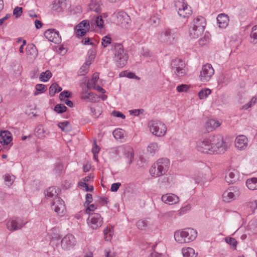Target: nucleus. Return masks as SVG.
<instances>
[{"instance_id":"nucleus-8","label":"nucleus","mask_w":257,"mask_h":257,"mask_svg":"<svg viewBox=\"0 0 257 257\" xmlns=\"http://www.w3.org/2000/svg\"><path fill=\"white\" fill-rule=\"evenodd\" d=\"M214 69L212 65L206 63L203 65L200 70L199 79L202 82H209L214 74Z\"/></svg>"},{"instance_id":"nucleus-7","label":"nucleus","mask_w":257,"mask_h":257,"mask_svg":"<svg viewBox=\"0 0 257 257\" xmlns=\"http://www.w3.org/2000/svg\"><path fill=\"white\" fill-rule=\"evenodd\" d=\"M241 194L240 189L237 186H231L225 190L222 195V201L229 203L236 199Z\"/></svg>"},{"instance_id":"nucleus-11","label":"nucleus","mask_w":257,"mask_h":257,"mask_svg":"<svg viewBox=\"0 0 257 257\" xmlns=\"http://www.w3.org/2000/svg\"><path fill=\"white\" fill-rule=\"evenodd\" d=\"M27 223V221L23 218H15L9 220L7 222L6 226L9 230L14 231L22 229Z\"/></svg>"},{"instance_id":"nucleus-12","label":"nucleus","mask_w":257,"mask_h":257,"mask_svg":"<svg viewBox=\"0 0 257 257\" xmlns=\"http://www.w3.org/2000/svg\"><path fill=\"white\" fill-rule=\"evenodd\" d=\"M178 13L180 17L186 18L191 14V8L184 0H178L176 3Z\"/></svg>"},{"instance_id":"nucleus-29","label":"nucleus","mask_w":257,"mask_h":257,"mask_svg":"<svg viewBox=\"0 0 257 257\" xmlns=\"http://www.w3.org/2000/svg\"><path fill=\"white\" fill-rule=\"evenodd\" d=\"M217 21L219 27L225 28L228 26L229 20L226 15L221 14L217 17Z\"/></svg>"},{"instance_id":"nucleus-31","label":"nucleus","mask_w":257,"mask_h":257,"mask_svg":"<svg viewBox=\"0 0 257 257\" xmlns=\"http://www.w3.org/2000/svg\"><path fill=\"white\" fill-rule=\"evenodd\" d=\"M183 257H197V252L192 247H185L182 249Z\"/></svg>"},{"instance_id":"nucleus-33","label":"nucleus","mask_w":257,"mask_h":257,"mask_svg":"<svg viewBox=\"0 0 257 257\" xmlns=\"http://www.w3.org/2000/svg\"><path fill=\"white\" fill-rule=\"evenodd\" d=\"M159 146L156 142L150 143L147 148V153L151 155H154L159 151Z\"/></svg>"},{"instance_id":"nucleus-17","label":"nucleus","mask_w":257,"mask_h":257,"mask_svg":"<svg viewBox=\"0 0 257 257\" xmlns=\"http://www.w3.org/2000/svg\"><path fill=\"white\" fill-rule=\"evenodd\" d=\"M45 37L51 42L59 44L61 42V38L59 32L54 29H48L44 33Z\"/></svg>"},{"instance_id":"nucleus-47","label":"nucleus","mask_w":257,"mask_h":257,"mask_svg":"<svg viewBox=\"0 0 257 257\" xmlns=\"http://www.w3.org/2000/svg\"><path fill=\"white\" fill-rule=\"evenodd\" d=\"M210 35L208 33H205L204 36L201 37L199 40V44L200 46H204L208 43L210 40Z\"/></svg>"},{"instance_id":"nucleus-40","label":"nucleus","mask_w":257,"mask_h":257,"mask_svg":"<svg viewBox=\"0 0 257 257\" xmlns=\"http://www.w3.org/2000/svg\"><path fill=\"white\" fill-rule=\"evenodd\" d=\"M62 90V88L57 83H53L49 88V94L53 96L56 93H58Z\"/></svg>"},{"instance_id":"nucleus-1","label":"nucleus","mask_w":257,"mask_h":257,"mask_svg":"<svg viewBox=\"0 0 257 257\" xmlns=\"http://www.w3.org/2000/svg\"><path fill=\"white\" fill-rule=\"evenodd\" d=\"M196 148L201 153L212 155L224 153L229 148V145L222 136L216 135L199 140Z\"/></svg>"},{"instance_id":"nucleus-61","label":"nucleus","mask_w":257,"mask_h":257,"mask_svg":"<svg viewBox=\"0 0 257 257\" xmlns=\"http://www.w3.org/2000/svg\"><path fill=\"white\" fill-rule=\"evenodd\" d=\"M151 23L153 24L155 26H157L159 24L160 20L156 16H154L151 19Z\"/></svg>"},{"instance_id":"nucleus-43","label":"nucleus","mask_w":257,"mask_h":257,"mask_svg":"<svg viewBox=\"0 0 257 257\" xmlns=\"http://www.w3.org/2000/svg\"><path fill=\"white\" fill-rule=\"evenodd\" d=\"M52 76V73L49 70H47L40 74L39 79L42 82H47Z\"/></svg>"},{"instance_id":"nucleus-58","label":"nucleus","mask_w":257,"mask_h":257,"mask_svg":"<svg viewBox=\"0 0 257 257\" xmlns=\"http://www.w3.org/2000/svg\"><path fill=\"white\" fill-rule=\"evenodd\" d=\"M71 96V93L68 91H64L62 92L59 95V98L60 100H65V98H69Z\"/></svg>"},{"instance_id":"nucleus-38","label":"nucleus","mask_w":257,"mask_h":257,"mask_svg":"<svg viewBox=\"0 0 257 257\" xmlns=\"http://www.w3.org/2000/svg\"><path fill=\"white\" fill-rule=\"evenodd\" d=\"M125 157L128 164H131L134 160V151L132 148L128 147L125 151Z\"/></svg>"},{"instance_id":"nucleus-20","label":"nucleus","mask_w":257,"mask_h":257,"mask_svg":"<svg viewBox=\"0 0 257 257\" xmlns=\"http://www.w3.org/2000/svg\"><path fill=\"white\" fill-rule=\"evenodd\" d=\"M88 58L86 62L81 66L78 71V74L79 75H84L88 71L90 65L93 61L95 58V55L93 51H89L88 52Z\"/></svg>"},{"instance_id":"nucleus-52","label":"nucleus","mask_w":257,"mask_h":257,"mask_svg":"<svg viewBox=\"0 0 257 257\" xmlns=\"http://www.w3.org/2000/svg\"><path fill=\"white\" fill-rule=\"evenodd\" d=\"M124 134L122 130L120 129L115 130L113 132L114 137L116 139H120L124 137Z\"/></svg>"},{"instance_id":"nucleus-15","label":"nucleus","mask_w":257,"mask_h":257,"mask_svg":"<svg viewBox=\"0 0 257 257\" xmlns=\"http://www.w3.org/2000/svg\"><path fill=\"white\" fill-rule=\"evenodd\" d=\"M224 173L225 180L228 184L234 183L238 179V172L234 169H227L225 171Z\"/></svg>"},{"instance_id":"nucleus-55","label":"nucleus","mask_w":257,"mask_h":257,"mask_svg":"<svg viewBox=\"0 0 257 257\" xmlns=\"http://www.w3.org/2000/svg\"><path fill=\"white\" fill-rule=\"evenodd\" d=\"M225 240L226 243L231 245L234 248L236 247L237 241L234 238L227 237L225 238Z\"/></svg>"},{"instance_id":"nucleus-39","label":"nucleus","mask_w":257,"mask_h":257,"mask_svg":"<svg viewBox=\"0 0 257 257\" xmlns=\"http://www.w3.org/2000/svg\"><path fill=\"white\" fill-rule=\"evenodd\" d=\"M250 42L255 44L257 43V25L252 27L250 34Z\"/></svg>"},{"instance_id":"nucleus-32","label":"nucleus","mask_w":257,"mask_h":257,"mask_svg":"<svg viewBox=\"0 0 257 257\" xmlns=\"http://www.w3.org/2000/svg\"><path fill=\"white\" fill-rule=\"evenodd\" d=\"M212 93V90L208 88H202L198 92L197 95L200 100H205Z\"/></svg>"},{"instance_id":"nucleus-22","label":"nucleus","mask_w":257,"mask_h":257,"mask_svg":"<svg viewBox=\"0 0 257 257\" xmlns=\"http://www.w3.org/2000/svg\"><path fill=\"white\" fill-rule=\"evenodd\" d=\"M12 140V136L10 132L4 131L0 132V143L3 146H11L13 144Z\"/></svg>"},{"instance_id":"nucleus-50","label":"nucleus","mask_w":257,"mask_h":257,"mask_svg":"<svg viewBox=\"0 0 257 257\" xmlns=\"http://www.w3.org/2000/svg\"><path fill=\"white\" fill-rule=\"evenodd\" d=\"M257 102V97L256 96L253 97L250 101L247 104L242 106V109H247L248 108L251 107L254 105Z\"/></svg>"},{"instance_id":"nucleus-53","label":"nucleus","mask_w":257,"mask_h":257,"mask_svg":"<svg viewBox=\"0 0 257 257\" xmlns=\"http://www.w3.org/2000/svg\"><path fill=\"white\" fill-rule=\"evenodd\" d=\"M137 226L139 229L144 230L147 228V223L145 220H141L137 222Z\"/></svg>"},{"instance_id":"nucleus-37","label":"nucleus","mask_w":257,"mask_h":257,"mask_svg":"<svg viewBox=\"0 0 257 257\" xmlns=\"http://www.w3.org/2000/svg\"><path fill=\"white\" fill-rule=\"evenodd\" d=\"M246 185L249 190H257V178L248 179L246 181Z\"/></svg>"},{"instance_id":"nucleus-4","label":"nucleus","mask_w":257,"mask_h":257,"mask_svg":"<svg viewBox=\"0 0 257 257\" xmlns=\"http://www.w3.org/2000/svg\"><path fill=\"white\" fill-rule=\"evenodd\" d=\"M112 50L114 55V60L116 65L119 67H123L127 62L128 56L124 51L121 44L115 43L112 45Z\"/></svg>"},{"instance_id":"nucleus-64","label":"nucleus","mask_w":257,"mask_h":257,"mask_svg":"<svg viewBox=\"0 0 257 257\" xmlns=\"http://www.w3.org/2000/svg\"><path fill=\"white\" fill-rule=\"evenodd\" d=\"M248 207L252 210H254L257 208V200L251 201L248 204Z\"/></svg>"},{"instance_id":"nucleus-13","label":"nucleus","mask_w":257,"mask_h":257,"mask_svg":"<svg viewBox=\"0 0 257 257\" xmlns=\"http://www.w3.org/2000/svg\"><path fill=\"white\" fill-rule=\"evenodd\" d=\"M76 243L75 236L71 234H68L62 239L61 245L63 249L68 250L74 247Z\"/></svg>"},{"instance_id":"nucleus-62","label":"nucleus","mask_w":257,"mask_h":257,"mask_svg":"<svg viewBox=\"0 0 257 257\" xmlns=\"http://www.w3.org/2000/svg\"><path fill=\"white\" fill-rule=\"evenodd\" d=\"M100 148L99 147L96 145V141L94 142L93 144V147L92 149V152L94 156H95V154H97L99 152Z\"/></svg>"},{"instance_id":"nucleus-44","label":"nucleus","mask_w":257,"mask_h":257,"mask_svg":"<svg viewBox=\"0 0 257 257\" xmlns=\"http://www.w3.org/2000/svg\"><path fill=\"white\" fill-rule=\"evenodd\" d=\"M46 132L42 125H38L35 129V135L39 138H43L46 136Z\"/></svg>"},{"instance_id":"nucleus-21","label":"nucleus","mask_w":257,"mask_h":257,"mask_svg":"<svg viewBox=\"0 0 257 257\" xmlns=\"http://www.w3.org/2000/svg\"><path fill=\"white\" fill-rule=\"evenodd\" d=\"M248 142V139L246 136L239 135L235 140V147L238 150H244L247 147Z\"/></svg>"},{"instance_id":"nucleus-18","label":"nucleus","mask_w":257,"mask_h":257,"mask_svg":"<svg viewBox=\"0 0 257 257\" xmlns=\"http://www.w3.org/2000/svg\"><path fill=\"white\" fill-rule=\"evenodd\" d=\"M116 23L118 25H120L122 28H126L129 26L131 22V19L124 12H119L116 14Z\"/></svg>"},{"instance_id":"nucleus-6","label":"nucleus","mask_w":257,"mask_h":257,"mask_svg":"<svg viewBox=\"0 0 257 257\" xmlns=\"http://www.w3.org/2000/svg\"><path fill=\"white\" fill-rule=\"evenodd\" d=\"M171 71L176 77L181 78L186 75L185 63L179 59L172 60L171 62Z\"/></svg>"},{"instance_id":"nucleus-57","label":"nucleus","mask_w":257,"mask_h":257,"mask_svg":"<svg viewBox=\"0 0 257 257\" xmlns=\"http://www.w3.org/2000/svg\"><path fill=\"white\" fill-rule=\"evenodd\" d=\"M111 39L110 37L105 36L102 39L101 44L104 47H106L111 43Z\"/></svg>"},{"instance_id":"nucleus-63","label":"nucleus","mask_w":257,"mask_h":257,"mask_svg":"<svg viewBox=\"0 0 257 257\" xmlns=\"http://www.w3.org/2000/svg\"><path fill=\"white\" fill-rule=\"evenodd\" d=\"M112 115L115 117H121L122 119H124L125 118V116L124 114L117 111H112Z\"/></svg>"},{"instance_id":"nucleus-10","label":"nucleus","mask_w":257,"mask_h":257,"mask_svg":"<svg viewBox=\"0 0 257 257\" xmlns=\"http://www.w3.org/2000/svg\"><path fill=\"white\" fill-rule=\"evenodd\" d=\"M103 223V218L98 213L89 214L87 219V223L92 229H97L100 227Z\"/></svg>"},{"instance_id":"nucleus-60","label":"nucleus","mask_w":257,"mask_h":257,"mask_svg":"<svg viewBox=\"0 0 257 257\" xmlns=\"http://www.w3.org/2000/svg\"><path fill=\"white\" fill-rule=\"evenodd\" d=\"M120 186L121 183L119 182L113 183L111 185L110 191L112 192H116Z\"/></svg>"},{"instance_id":"nucleus-49","label":"nucleus","mask_w":257,"mask_h":257,"mask_svg":"<svg viewBox=\"0 0 257 257\" xmlns=\"http://www.w3.org/2000/svg\"><path fill=\"white\" fill-rule=\"evenodd\" d=\"M89 9L91 11L95 12H98L100 11V6L98 3H97L95 1H92L89 6Z\"/></svg>"},{"instance_id":"nucleus-30","label":"nucleus","mask_w":257,"mask_h":257,"mask_svg":"<svg viewBox=\"0 0 257 257\" xmlns=\"http://www.w3.org/2000/svg\"><path fill=\"white\" fill-rule=\"evenodd\" d=\"M66 8V0H55L52 6L53 11L61 12Z\"/></svg>"},{"instance_id":"nucleus-14","label":"nucleus","mask_w":257,"mask_h":257,"mask_svg":"<svg viewBox=\"0 0 257 257\" xmlns=\"http://www.w3.org/2000/svg\"><path fill=\"white\" fill-rule=\"evenodd\" d=\"M51 208L60 215H63L66 210L64 202L60 197L54 198L51 203Z\"/></svg>"},{"instance_id":"nucleus-36","label":"nucleus","mask_w":257,"mask_h":257,"mask_svg":"<svg viewBox=\"0 0 257 257\" xmlns=\"http://www.w3.org/2000/svg\"><path fill=\"white\" fill-rule=\"evenodd\" d=\"M58 189H57L55 187H50L47 189L46 191L45 194V196L49 198L52 197H58L57 195L58 194Z\"/></svg>"},{"instance_id":"nucleus-5","label":"nucleus","mask_w":257,"mask_h":257,"mask_svg":"<svg viewBox=\"0 0 257 257\" xmlns=\"http://www.w3.org/2000/svg\"><path fill=\"white\" fill-rule=\"evenodd\" d=\"M150 132L154 136L162 137L165 135L167 132L166 125L159 120H152L149 123Z\"/></svg>"},{"instance_id":"nucleus-9","label":"nucleus","mask_w":257,"mask_h":257,"mask_svg":"<svg viewBox=\"0 0 257 257\" xmlns=\"http://www.w3.org/2000/svg\"><path fill=\"white\" fill-rule=\"evenodd\" d=\"M158 40L166 45H170L176 42V35L169 30H164L160 32L158 36Z\"/></svg>"},{"instance_id":"nucleus-35","label":"nucleus","mask_w":257,"mask_h":257,"mask_svg":"<svg viewBox=\"0 0 257 257\" xmlns=\"http://www.w3.org/2000/svg\"><path fill=\"white\" fill-rule=\"evenodd\" d=\"M206 174H205V175H203L202 174H200L195 178V181L198 183H201L209 179V175L211 174V171L209 168H206Z\"/></svg>"},{"instance_id":"nucleus-54","label":"nucleus","mask_w":257,"mask_h":257,"mask_svg":"<svg viewBox=\"0 0 257 257\" xmlns=\"http://www.w3.org/2000/svg\"><path fill=\"white\" fill-rule=\"evenodd\" d=\"M67 107L64 104H57L54 108L56 112L63 113L66 111Z\"/></svg>"},{"instance_id":"nucleus-42","label":"nucleus","mask_w":257,"mask_h":257,"mask_svg":"<svg viewBox=\"0 0 257 257\" xmlns=\"http://www.w3.org/2000/svg\"><path fill=\"white\" fill-rule=\"evenodd\" d=\"M99 79V74L98 73H95L93 74L92 78L90 81L87 83V88H91L94 86L96 85V83Z\"/></svg>"},{"instance_id":"nucleus-25","label":"nucleus","mask_w":257,"mask_h":257,"mask_svg":"<svg viewBox=\"0 0 257 257\" xmlns=\"http://www.w3.org/2000/svg\"><path fill=\"white\" fill-rule=\"evenodd\" d=\"M206 26V21L204 18L199 16L194 18L191 23L190 27L198 28L201 27L202 29H204Z\"/></svg>"},{"instance_id":"nucleus-51","label":"nucleus","mask_w":257,"mask_h":257,"mask_svg":"<svg viewBox=\"0 0 257 257\" xmlns=\"http://www.w3.org/2000/svg\"><path fill=\"white\" fill-rule=\"evenodd\" d=\"M190 88V86L187 84H181L177 86L176 90L178 92H187Z\"/></svg>"},{"instance_id":"nucleus-27","label":"nucleus","mask_w":257,"mask_h":257,"mask_svg":"<svg viewBox=\"0 0 257 257\" xmlns=\"http://www.w3.org/2000/svg\"><path fill=\"white\" fill-rule=\"evenodd\" d=\"M91 26L96 30L101 29L104 27V21L101 16L94 17L91 22Z\"/></svg>"},{"instance_id":"nucleus-28","label":"nucleus","mask_w":257,"mask_h":257,"mask_svg":"<svg viewBox=\"0 0 257 257\" xmlns=\"http://www.w3.org/2000/svg\"><path fill=\"white\" fill-rule=\"evenodd\" d=\"M204 31L201 27L198 28L190 27L189 30V35L191 39H197L201 36Z\"/></svg>"},{"instance_id":"nucleus-24","label":"nucleus","mask_w":257,"mask_h":257,"mask_svg":"<svg viewBox=\"0 0 257 257\" xmlns=\"http://www.w3.org/2000/svg\"><path fill=\"white\" fill-rule=\"evenodd\" d=\"M220 124L221 123L218 120L210 119L205 122L204 126L208 132H211L218 127Z\"/></svg>"},{"instance_id":"nucleus-3","label":"nucleus","mask_w":257,"mask_h":257,"mask_svg":"<svg viewBox=\"0 0 257 257\" xmlns=\"http://www.w3.org/2000/svg\"><path fill=\"white\" fill-rule=\"evenodd\" d=\"M169 167L170 161L168 159H159L151 167L150 173L153 177H159L167 173Z\"/></svg>"},{"instance_id":"nucleus-59","label":"nucleus","mask_w":257,"mask_h":257,"mask_svg":"<svg viewBox=\"0 0 257 257\" xmlns=\"http://www.w3.org/2000/svg\"><path fill=\"white\" fill-rule=\"evenodd\" d=\"M23 12V9L22 8L20 7H16L15 8L13 11V14L14 16H15L17 18L20 17Z\"/></svg>"},{"instance_id":"nucleus-16","label":"nucleus","mask_w":257,"mask_h":257,"mask_svg":"<svg viewBox=\"0 0 257 257\" xmlns=\"http://www.w3.org/2000/svg\"><path fill=\"white\" fill-rule=\"evenodd\" d=\"M161 200L165 204L169 205H176L180 202L179 197L172 193H168L163 195L161 197Z\"/></svg>"},{"instance_id":"nucleus-45","label":"nucleus","mask_w":257,"mask_h":257,"mask_svg":"<svg viewBox=\"0 0 257 257\" xmlns=\"http://www.w3.org/2000/svg\"><path fill=\"white\" fill-rule=\"evenodd\" d=\"M36 91L34 94L36 96L39 94L43 93L47 90V87L44 84H38L35 86Z\"/></svg>"},{"instance_id":"nucleus-34","label":"nucleus","mask_w":257,"mask_h":257,"mask_svg":"<svg viewBox=\"0 0 257 257\" xmlns=\"http://www.w3.org/2000/svg\"><path fill=\"white\" fill-rule=\"evenodd\" d=\"M3 179L5 185L8 187H10L13 184L16 177L12 174L7 173L3 176Z\"/></svg>"},{"instance_id":"nucleus-2","label":"nucleus","mask_w":257,"mask_h":257,"mask_svg":"<svg viewBox=\"0 0 257 257\" xmlns=\"http://www.w3.org/2000/svg\"><path fill=\"white\" fill-rule=\"evenodd\" d=\"M197 235L196 230L192 228L178 230L174 232V238L176 242L184 244L195 239Z\"/></svg>"},{"instance_id":"nucleus-41","label":"nucleus","mask_w":257,"mask_h":257,"mask_svg":"<svg viewBox=\"0 0 257 257\" xmlns=\"http://www.w3.org/2000/svg\"><path fill=\"white\" fill-rule=\"evenodd\" d=\"M58 125L63 132H69L71 130V125L68 121L59 122Z\"/></svg>"},{"instance_id":"nucleus-26","label":"nucleus","mask_w":257,"mask_h":257,"mask_svg":"<svg viewBox=\"0 0 257 257\" xmlns=\"http://www.w3.org/2000/svg\"><path fill=\"white\" fill-rule=\"evenodd\" d=\"M81 98L87 102H96L98 101L99 97L96 94L93 93H87L83 92Z\"/></svg>"},{"instance_id":"nucleus-19","label":"nucleus","mask_w":257,"mask_h":257,"mask_svg":"<svg viewBox=\"0 0 257 257\" xmlns=\"http://www.w3.org/2000/svg\"><path fill=\"white\" fill-rule=\"evenodd\" d=\"M90 24L87 20H83L75 27V33L77 36H84L89 30Z\"/></svg>"},{"instance_id":"nucleus-56","label":"nucleus","mask_w":257,"mask_h":257,"mask_svg":"<svg viewBox=\"0 0 257 257\" xmlns=\"http://www.w3.org/2000/svg\"><path fill=\"white\" fill-rule=\"evenodd\" d=\"M119 76L120 77H127L129 78H136V79H139L136 76V75L132 72H123L120 73Z\"/></svg>"},{"instance_id":"nucleus-48","label":"nucleus","mask_w":257,"mask_h":257,"mask_svg":"<svg viewBox=\"0 0 257 257\" xmlns=\"http://www.w3.org/2000/svg\"><path fill=\"white\" fill-rule=\"evenodd\" d=\"M104 234L105 239L106 240H110L113 234V232L112 228L110 227H107L104 230Z\"/></svg>"},{"instance_id":"nucleus-46","label":"nucleus","mask_w":257,"mask_h":257,"mask_svg":"<svg viewBox=\"0 0 257 257\" xmlns=\"http://www.w3.org/2000/svg\"><path fill=\"white\" fill-rule=\"evenodd\" d=\"M90 109L92 115L95 117L100 115L102 112L101 107L98 105H96L94 107H90Z\"/></svg>"},{"instance_id":"nucleus-23","label":"nucleus","mask_w":257,"mask_h":257,"mask_svg":"<svg viewBox=\"0 0 257 257\" xmlns=\"http://www.w3.org/2000/svg\"><path fill=\"white\" fill-rule=\"evenodd\" d=\"M26 56L30 61L34 60L38 55V51L36 46L33 44H29L26 47Z\"/></svg>"}]
</instances>
